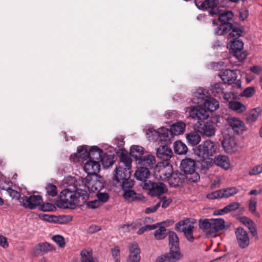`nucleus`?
I'll use <instances>...</instances> for the list:
<instances>
[{
    "label": "nucleus",
    "mask_w": 262,
    "mask_h": 262,
    "mask_svg": "<svg viewBox=\"0 0 262 262\" xmlns=\"http://www.w3.org/2000/svg\"><path fill=\"white\" fill-rule=\"evenodd\" d=\"M89 198L87 191L81 188L79 181L74 185H69L60 193L62 206L67 208L73 209L76 206H83Z\"/></svg>",
    "instance_id": "f257e3e1"
},
{
    "label": "nucleus",
    "mask_w": 262,
    "mask_h": 262,
    "mask_svg": "<svg viewBox=\"0 0 262 262\" xmlns=\"http://www.w3.org/2000/svg\"><path fill=\"white\" fill-rule=\"evenodd\" d=\"M132 160L126 154H121L119 165L116 168L115 173L114 175V180L117 182L130 178Z\"/></svg>",
    "instance_id": "f03ea898"
},
{
    "label": "nucleus",
    "mask_w": 262,
    "mask_h": 262,
    "mask_svg": "<svg viewBox=\"0 0 262 262\" xmlns=\"http://www.w3.org/2000/svg\"><path fill=\"white\" fill-rule=\"evenodd\" d=\"M199 227L208 234H214L225 229V220L221 218L211 219H200Z\"/></svg>",
    "instance_id": "7ed1b4c3"
},
{
    "label": "nucleus",
    "mask_w": 262,
    "mask_h": 262,
    "mask_svg": "<svg viewBox=\"0 0 262 262\" xmlns=\"http://www.w3.org/2000/svg\"><path fill=\"white\" fill-rule=\"evenodd\" d=\"M234 17L231 11H226L219 14L218 20L221 23L215 30L214 33L218 35H223L227 33L232 28V24L229 21Z\"/></svg>",
    "instance_id": "20e7f679"
},
{
    "label": "nucleus",
    "mask_w": 262,
    "mask_h": 262,
    "mask_svg": "<svg viewBox=\"0 0 262 262\" xmlns=\"http://www.w3.org/2000/svg\"><path fill=\"white\" fill-rule=\"evenodd\" d=\"M195 224V219L187 218L177 223L175 225V229L183 232L188 241L193 242L194 241L193 232Z\"/></svg>",
    "instance_id": "39448f33"
},
{
    "label": "nucleus",
    "mask_w": 262,
    "mask_h": 262,
    "mask_svg": "<svg viewBox=\"0 0 262 262\" xmlns=\"http://www.w3.org/2000/svg\"><path fill=\"white\" fill-rule=\"evenodd\" d=\"M80 187L84 190L85 188L93 192H99L103 187L104 183L101 177L95 176H87L84 179H79Z\"/></svg>",
    "instance_id": "423d86ee"
},
{
    "label": "nucleus",
    "mask_w": 262,
    "mask_h": 262,
    "mask_svg": "<svg viewBox=\"0 0 262 262\" xmlns=\"http://www.w3.org/2000/svg\"><path fill=\"white\" fill-rule=\"evenodd\" d=\"M180 168L181 170L186 174V178L188 180L195 182L200 180V175L195 171L196 164L193 160L189 158L183 160Z\"/></svg>",
    "instance_id": "0eeeda50"
},
{
    "label": "nucleus",
    "mask_w": 262,
    "mask_h": 262,
    "mask_svg": "<svg viewBox=\"0 0 262 262\" xmlns=\"http://www.w3.org/2000/svg\"><path fill=\"white\" fill-rule=\"evenodd\" d=\"M227 48L238 61H243L247 58V53L243 50L244 42L241 39H230L227 45Z\"/></svg>",
    "instance_id": "6e6552de"
},
{
    "label": "nucleus",
    "mask_w": 262,
    "mask_h": 262,
    "mask_svg": "<svg viewBox=\"0 0 262 262\" xmlns=\"http://www.w3.org/2000/svg\"><path fill=\"white\" fill-rule=\"evenodd\" d=\"M216 146L214 142L207 140L203 142L198 147L196 150L198 157L206 159L212 156L215 152Z\"/></svg>",
    "instance_id": "1a4fd4ad"
},
{
    "label": "nucleus",
    "mask_w": 262,
    "mask_h": 262,
    "mask_svg": "<svg viewBox=\"0 0 262 262\" xmlns=\"http://www.w3.org/2000/svg\"><path fill=\"white\" fill-rule=\"evenodd\" d=\"M239 190L235 187H230L214 191L207 194L208 199H218L229 198L237 194Z\"/></svg>",
    "instance_id": "9d476101"
},
{
    "label": "nucleus",
    "mask_w": 262,
    "mask_h": 262,
    "mask_svg": "<svg viewBox=\"0 0 262 262\" xmlns=\"http://www.w3.org/2000/svg\"><path fill=\"white\" fill-rule=\"evenodd\" d=\"M144 188L148 190V194L152 196H160L165 193L167 189L166 185L162 182H151L150 181L145 183Z\"/></svg>",
    "instance_id": "9b49d317"
},
{
    "label": "nucleus",
    "mask_w": 262,
    "mask_h": 262,
    "mask_svg": "<svg viewBox=\"0 0 262 262\" xmlns=\"http://www.w3.org/2000/svg\"><path fill=\"white\" fill-rule=\"evenodd\" d=\"M169 133L168 129L165 127H160L158 130L150 128L147 132L149 138L161 142H166L169 140Z\"/></svg>",
    "instance_id": "f8f14e48"
},
{
    "label": "nucleus",
    "mask_w": 262,
    "mask_h": 262,
    "mask_svg": "<svg viewBox=\"0 0 262 262\" xmlns=\"http://www.w3.org/2000/svg\"><path fill=\"white\" fill-rule=\"evenodd\" d=\"M194 128L203 136L211 137L215 135V127L214 125L209 122H201L198 121L194 124Z\"/></svg>",
    "instance_id": "ddd939ff"
},
{
    "label": "nucleus",
    "mask_w": 262,
    "mask_h": 262,
    "mask_svg": "<svg viewBox=\"0 0 262 262\" xmlns=\"http://www.w3.org/2000/svg\"><path fill=\"white\" fill-rule=\"evenodd\" d=\"M195 4L199 9L205 10L210 8L211 10L209 12L210 15L217 14L219 12L217 8L219 0H205L203 2H200L199 0H195Z\"/></svg>",
    "instance_id": "4468645a"
},
{
    "label": "nucleus",
    "mask_w": 262,
    "mask_h": 262,
    "mask_svg": "<svg viewBox=\"0 0 262 262\" xmlns=\"http://www.w3.org/2000/svg\"><path fill=\"white\" fill-rule=\"evenodd\" d=\"M22 205L25 208L33 209L42 203V197L39 195H32L29 196H24L20 201Z\"/></svg>",
    "instance_id": "2eb2a0df"
},
{
    "label": "nucleus",
    "mask_w": 262,
    "mask_h": 262,
    "mask_svg": "<svg viewBox=\"0 0 262 262\" xmlns=\"http://www.w3.org/2000/svg\"><path fill=\"white\" fill-rule=\"evenodd\" d=\"M154 172L157 179L162 180H168L172 175V168L169 164L164 165L160 163L156 165Z\"/></svg>",
    "instance_id": "dca6fc26"
},
{
    "label": "nucleus",
    "mask_w": 262,
    "mask_h": 262,
    "mask_svg": "<svg viewBox=\"0 0 262 262\" xmlns=\"http://www.w3.org/2000/svg\"><path fill=\"white\" fill-rule=\"evenodd\" d=\"M90 158V149L88 150L85 146H81L78 147L77 153L72 155L70 159L74 163H84V161H88Z\"/></svg>",
    "instance_id": "f3484780"
},
{
    "label": "nucleus",
    "mask_w": 262,
    "mask_h": 262,
    "mask_svg": "<svg viewBox=\"0 0 262 262\" xmlns=\"http://www.w3.org/2000/svg\"><path fill=\"white\" fill-rule=\"evenodd\" d=\"M189 107L186 108V111H188V109ZM189 116L194 120H197L198 121H201L203 122V121L207 119L209 117V115L205 108L200 106H192L190 107L189 111Z\"/></svg>",
    "instance_id": "a211bd4d"
},
{
    "label": "nucleus",
    "mask_w": 262,
    "mask_h": 262,
    "mask_svg": "<svg viewBox=\"0 0 262 262\" xmlns=\"http://www.w3.org/2000/svg\"><path fill=\"white\" fill-rule=\"evenodd\" d=\"M236 240L242 249L247 248L250 245V238L247 232L242 227H238L235 231Z\"/></svg>",
    "instance_id": "6ab92c4d"
},
{
    "label": "nucleus",
    "mask_w": 262,
    "mask_h": 262,
    "mask_svg": "<svg viewBox=\"0 0 262 262\" xmlns=\"http://www.w3.org/2000/svg\"><path fill=\"white\" fill-rule=\"evenodd\" d=\"M227 122L233 131L238 134H243L246 130L244 123L238 118L229 117L227 118Z\"/></svg>",
    "instance_id": "aec40b11"
},
{
    "label": "nucleus",
    "mask_w": 262,
    "mask_h": 262,
    "mask_svg": "<svg viewBox=\"0 0 262 262\" xmlns=\"http://www.w3.org/2000/svg\"><path fill=\"white\" fill-rule=\"evenodd\" d=\"M54 250L55 247L53 245L47 242H43L36 245L32 249V252L35 256H38Z\"/></svg>",
    "instance_id": "412c9836"
},
{
    "label": "nucleus",
    "mask_w": 262,
    "mask_h": 262,
    "mask_svg": "<svg viewBox=\"0 0 262 262\" xmlns=\"http://www.w3.org/2000/svg\"><path fill=\"white\" fill-rule=\"evenodd\" d=\"M84 164V170L88 173V176H95L100 171V165L98 161L90 159Z\"/></svg>",
    "instance_id": "4be33fe9"
},
{
    "label": "nucleus",
    "mask_w": 262,
    "mask_h": 262,
    "mask_svg": "<svg viewBox=\"0 0 262 262\" xmlns=\"http://www.w3.org/2000/svg\"><path fill=\"white\" fill-rule=\"evenodd\" d=\"M222 144L224 150L227 153L231 154L237 150V143L235 139L233 137H228L225 138Z\"/></svg>",
    "instance_id": "5701e85b"
},
{
    "label": "nucleus",
    "mask_w": 262,
    "mask_h": 262,
    "mask_svg": "<svg viewBox=\"0 0 262 262\" xmlns=\"http://www.w3.org/2000/svg\"><path fill=\"white\" fill-rule=\"evenodd\" d=\"M208 91L203 88H199L194 92L191 101L195 104H200L205 101L208 98Z\"/></svg>",
    "instance_id": "b1692460"
},
{
    "label": "nucleus",
    "mask_w": 262,
    "mask_h": 262,
    "mask_svg": "<svg viewBox=\"0 0 262 262\" xmlns=\"http://www.w3.org/2000/svg\"><path fill=\"white\" fill-rule=\"evenodd\" d=\"M129 255L127 258V262H140V250L137 244L133 243L129 246Z\"/></svg>",
    "instance_id": "393cba45"
},
{
    "label": "nucleus",
    "mask_w": 262,
    "mask_h": 262,
    "mask_svg": "<svg viewBox=\"0 0 262 262\" xmlns=\"http://www.w3.org/2000/svg\"><path fill=\"white\" fill-rule=\"evenodd\" d=\"M219 76L224 83L229 84L233 83L237 77V73L231 70H226L221 72Z\"/></svg>",
    "instance_id": "a878e982"
},
{
    "label": "nucleus",
    "mask_w": 262,
    "mask_h": 262,
    "mask_svg": "<svg viewBox=\"0 0 262 262\" xmlns=\"http://www.w3.org/2000/svg\"><path fill=\"white\" fill-rule=\"evenodd\" d=\"M239 221L245 226L248 227L250 230L252 236L255 237L256 239H258V236L256 227V225L254 222L250 218L246 216H242L240 218Z\"/></svg>",
    "instance_id": "bb28decb"
},
{
    "label": "nucleus",
    "mask_w": 262,
    "mask_h": 262,
    "mask_svg": "<svg viewBox=\"0 0 262 262\" xmlns=\"http://www.w3.org/2000/svg\"><path fill=\"white\" fill-rule=\"evenodd\" d=\"M172 155V150L165 145L160 146L157 151L158 157L165 161H168L171 158Z\"/></svg>",
    "instance_id": "cd10ccee"
},
{
    "label": "nucleus",
    "mask_w": 262,
    "mask_h": 262,
    "mask_svg": "<svg viewBox=\"0 0 262 262\" xmlns=\"http://www.w3.org/2000/svg\"><path fill=\"white\" fill-rule=\"evenodd\" d=\"M103 150L97 146H93L90 148V159L102 162L104 164V158L103 157Z\"/></svg>",
    "instance_id": "c85d7f7f"
},
{
    "label": "nucleus",
    "mask_w": 262,
    "mask_h": 262,
    "mask_svg": "<svg viewBox=\"0 0 262 262\" xmlns=\"http://www.w3.org/2000/svg\"><path fill=\"white\" fill-rule=\"evenodd\" d=\"M214 163L225 169H229L231 167L230 159L226 156L219 155L214 158Z\"/></svg>",
    "instance_id": "c756f323"
},
{
    "label": "nucleus",
    "mask_w": 262,
    "mask_h": 262,
    "mask_svg": "<svg viewBox=\"0 0 262 262\" xmlns=\"http://www.w3.org/2000/svg\"><path fill=\"white\" fill-rule=\"evenodd\" d=\"M262 113V109L257 107L250 110L246 115V119L249 123L255 122Z\"/></svg>",
    "instance_id": "7c9ffc66"
},
{
    "label": "nucleus",
    "mask_w": 262,
    "mask_h": 262,
    "mask_svg": "<svg viewBox=\"0 0 262 262\" xmlns=\"http://www.w3.org/2000/svg\"><path fill=\"white\" fill-rule=\"evenodd\" d=\"M150 175L148 168L140 167L137 169L135 173L136 178L141 181H145Z\"/></svg>",
    "instance_id": "2f4dec72"
},
{
    "label": "nucleus",
    "mask_w": 262,
    "mask_h": 262,
    "mask_svg": "<svg viewBox=\"0 0 262 262\" xmlns=\"http://www.w3.org/2000/svg\"><path fill=\"white\" fill-rule=\"evenodd\" d=\"M204 107L205 110L210 112H213L219 108L220 104L215 99L211 97L206 99L204 102Z\"/></svg>",
    "instance_id": "473e14b6"
},
{
    "label": "nucleus",
    "mask_w": 262,
    "mask_h": 262,
    "mask_svg": "<svg viewBox=\"0 0 262 262\" xmlns=\"http://www.w3.org/2000/svg\"><path fill=\"white\" fill-rule=\"evenodd\" d=\"M185 137L187 143L191 146L196 145L201 140L200 135L195 131L186 134Z\"/></svg>",
    "instance_id": "72a5a7b5"
},
{
    "label": "nucleus",
    "mask_w": 262,
    "mask_h": 262,
    "mask_svg": "<svg viewBox=\"0 0 262 262\" xmlns=\"http://www.w3.org/2000/svg\"><path fill=\"white\" fill-rule=\"evenodd\" d=\"M139 163L144 166L152 167L156 164L155 157L151 155H146L140 159Z\"/></svg>",
    "instance_id": "f704fd0d"
},
{
    "label": "nucleus",
    "mask_w": 262,
    "mask_h": 262,
    "mask_svg": "<svg viewBox=\"0 0 262 262\" xmlns=\"http://www.w3.org/2000/svg\"><path fill=\"white\" fill-rule=\"evenodd\" d=\"M144 152V149L142 146L139 145H133L130 147V155L136 160L139 161L143 157Z\"/></svg>",
    "instance_id": "c9c22d12"
},
{
    "label": "nucleus",
    "mask_w": 262,
    "mask_h": 262,
    "mask_svg": "<svg viewBox=\"0 0 262 262\" xmlns=\"http://www.w3.org/2000/svg\"><path fill=\"white\" fill-rule=\"evenodd\" d=\"M228 107L230 110L237 113H243L247 110V107L245 105L235 100L231 102L230 104L228 105Z\"/></svg>",
    "instance_id": "e433bc0d"
},
{
    "label": "nucleus",
    "mask_w": 262,
    "mask_h": 262,
    "mask_svg": "<svg viewBox=\"0 0 262 262\" xmlns=\"http://www.w3.org/2000/svg\"><path fill=\"white\" fill-rule=\"evenodd\" d=\"M174 152L178 155H185L188 150L186 145L181 141H177L173 143Z\"/></svg>",
    "instance_id": "4c0bfd02"
},
{
    "label": "nucleus",
    "mask_w": 262,
    "mask_h": 262,
    "mask_svg": "<svg viewBox=\"0 0 262 262\" xmlns=\"http://www.w3.org/2000/svg\"><path fill=\"white\" fill-rule=\"evenodd\" d=\"M169 245L170 248L174 249L179 248V240L177 234L173 231L168 233Z\"/></svg>",
    "instance_id": "58836bf2"
},
{
    "label": "nucleus",
    "mask_w": 262,
    "mask_h": 262,
    "mask_svg": "<svg viewBox=\"0 0 262 262\" xmlns=\"http://www.w3.org/2000/svg\"><path fill=\"white\" fill-rule=\"evenodd\" d=\"M186 127L185 124L181 121L177 122L172 125L171 130L174 135H179L183 134Z\"/></svg>",
    "instance_id": "ea45409f"
},
{
    "label": "nucleus",
    "mask_w": 262,
    "mask_h": 262,
    "mask_svg": "<svg viewBox=\"0 0 262 262\" xmlns=\"http://www.w3.org/2000/svg\"><path fill=\"white\" fill-rule=\"evenodd\" d=\"M80 255L81 262H98L97 260L93 259L91 251L82 250L80 252Z\"/></svg>",
    "instance_id": "a19ab883"
},
{
    "label": "nucleus",
    "mask_w": 262,
    "mask_h": 262,
    "mask_svg": "<svg viewBox=\"0 0 262 262\" xmlns=\"http://www.w3.org/2000/svg\"><path fill=\"white\" fill-rule=\"evenodd\" d=\"M141 225V220H138L131 224L122 225L120 226V230L122 232H128L131 229H134L138 228Z\"/></svg>",
    "instance_id": "79ce46f5"
},
{
    "label": "nucleus",
    "mask_w": 262,
    "mask_h": 262,
    "mask_svg": "<svg viewBox=\"0 0 262 262\" xmlns=\"http://www.w3.org/2000/svg\"><path fill=\"white\" fill-rule=\"evenodd\" d=\"M257 200L255 197H251L249 201L248 208L250 212L256 216H259V214L257 211Z\"/></svg>",
    "instance_id": "37998d69"
},
{
    "label": "nucleus",
    "mask_w": 262,
    "mask_h": 262,
    "mask_svg": "<svg viewBox=\"0 0 262 262\" xmlns=\"http://www.w3.org/2000/svg\"><path fill=\"white\" fill-rule=\"evenodd\" d=\"M210 90L211 93L214 96H217L222 94L224 91L223 84L222 83H216L210 86Z\"/></svg>",
    "instance_id": "c03bdc74"
},
{
    "label": "nucleus",
    "mask_w": 262,
    "mask_h": 262,
    "mask_svg": "<svg viewBox=\"0 0 262 262\" xmlns=\"http://www.w3.org/2000/svg\"><path fill=\"white\" fill-rule=\"evenodd\" d=\"M231 32L229 34L230 39H238L242 36L243 30L237 27H233L232 25Z\"/></svg>",
    "instance_id": "a18cd8bd"
},
{
    "label": "nucleus",
    "mask_w": 262,
    "mask_h": 262,
    "mask_svg": "<svg viewBox=\"0 0 262 262\" xmlns=\"http://www.w3.org/2000/svg\"><path fill=\"white\" fill-rule=\"evenodd\" d=\"M124 191L123 197L125 200L135 201L140 200V198L137 196L136 193L130 189L123 190Z\"/></svg>",
    "instance_id": "49530a36"
},
{
    "label": "nucleus",
    "mask_w": 262,
    "mask_h": 262,
    "mask_svg": "<svg viewBox=\"0 0 262 262\" xmlns=\"http://www.w3.org/2000/svg\"><path fill=\"white\" fill-rule=\"evenodd\" d=\"M168 182L171 187H176L181 185L182 181L177 174H173L168 179Z\"/></svg>",
    "instance_id": "de8ad7c7"
},
{
    "label": "nucleus",
    "mask_w": 262,
    "mask_h": 262,
    "mask_svg": "<svg viewBox=\"0 0 262 262\" xmlns=\"http://www.w3.org/2000/svg\"><path fill=\"white\" fill-rule=\"evenodd\" d=\"M171 262H175L180 258V248L174 249L170 248L169 252L168 253Z\"/></svg>",
    "instance_id": "09e8293b"
},
{
    "label": "nucleus",
    "mask_w": 262,
    "mask_h": 262,
    "mask_svg": "<svg viewBox=\"0 0 262 262\" xmlns=\"http://www.w3.org/2000/svg\"><path fill=\"white\" fill-rule=\"evenodd\" d=\"M154 235L157 239H164L166 236V229L164 226H160L158 229L155 231Z\"/></svg>",
    "instance_id": "8fccbe9b"
},
{
    "label": "nucleus",
    "mask_w": 262,
    "mask_h": 262,
    "mask_svg": "<svg viewBox=\"0 0 262 262\" xmlns=\"http://www.w3.org/2000/svg\"><path fill=\"white\" fill-rule=\"evenodd\" d=\"M262 173V163L257 164L251 168L249 172V176H256Z\"/></svg>",
    "instance_id": "3c124183"
},
{
    "label": "nucleus",
    "mask_w": 262,
    "mask_h": 262,
    "mask_svg": "<svg viewBox=\"0 0 262 262\" xmlns=\"http://www.w3.org/2000/svg\"><path fill=\"white\" fill-rule=\"evenodd\" d=\"M120 183H122L121 186L123 190L130 189L133 187L134 185V181L130 179V178L124 179L121 181Z\"/></svg>",
    "instance_id": "603ef678"
},
{
    "label": "nucleus",
    "mask_w": 262,
    "mask_h": 262,
    "mask_svg": "<svg viewBox=\"0 0 262 262\" xmlns=\"http://www.w3.org/2000/svg\"><path fill=\"white\" fill-rule=\"evenodd\" d=\"M47 194L51 196H55L57 194V188L53 184H48L46 187Z\"/></svg>",
    "instance_id": "864d4df0"
},
{
    "label": "nucleus",
    "mask_w": 262,
    "mask_h": 262,
    "mask_svg": "<svg viewBox=\"0 0 262 262\" xmlns=\"http://www.w3.org/2000/svg\"><path fill=\"white\" fill-rule=\"evenodd\" d=\"M239 18L240 20L244 21L249 16V10L246 7H243L239 9Z\"/></svg>",
    "instance_id": "5fc2aeb1"
},
{
    "label": "nucleus",
    "mask_w": 262,
    "mask_h": 262,
    "mask_svg": "<svg viewBox=\"0 0 262 262\" xmlns=\"http://www.w3.org/2000/svg\"><path fill=\"white\" fill-rule=\"evenodd\" d=\"M52 239L60 247L63 248L65 246V241L63 236L60 235H56L52 237Z\"/></svg>",
    "instance_id": "6e6d98bb"
},
{
    "label": "nucleus",
    "mask_w": 262,
    "mask_h": 262,
    "mask_svg": "<svg viewBox=\"0 0 262 262\" xmlns=\"http://www.w3.org/2000/svg\"><path fill=\"white\" fill-rule=\"evenodd\" d=\"M240 203L238 202H233L225 206L227 213L230 212L237 210L240 207Z\"/></svg>",
    "instance_id": "4d7b16f0"
},
{
    "label": "nucleus",
    "mask_w": 262,
    "mask_h": 262,
    "mask_svg": "<svg viewBox=\"0 0 262 262\" xmlns=\"http://www.w3.org/2000/svg\"><path fill=\"white\" fill-rule=\"evenodd\" d=\"M3 189H6L8 194L12 198V199H19L20 197V194L16 190L13 189L11 188L8 187L7 188Z\"/></svg>",
    "instance_id": "13d9d810"
},
{
    "label": "nucleus",
    "mask_w": 262,
    "mask_h": 262,
    "mask_svg": "<svg viewBox=\"0 0 262 262\" xmlns=\"http://www.w3.org/2000/svg\"><path fill=\"white\" fill-rule=\"evenodd\" d=\"M224 99L230 104V103L233 102L236 99V95L231 92L224 93L223 95Z\"/></svg>",
    "instance_id": "bf43d9fd"
},
{
    "label": "nucleus",
    "mask_w": 262,
    "mask_h": 262,
    "mask_svg": "<svg viewBox=\"0 0 262 262\" xmlns=\"http://www.w3.org/2000/svg\"><path fill=\"white\" fill-rule=\"evenodd\" d=\"M255 93V89L253 87L247 88L244 91L241 93V96L246 97H251Z\"/></svg>",
    "instance_id": "052dcab7"
},
{
    "label": "nucleus",
    "mask_w": 262,
    "mask_h": 262,
    "mask_svg": "<svg viewBox=\"0 0 262 262\" xmlns=\"http://www.w3.org/2000/svg\"><path fill=\"white\" fill-rule=\"evenodd\" d=\"M157 227V226L156 224L152 225H145L139 229L137 231V233L140 235L143 233L145 231L156 229Z\"/></svg>",
    "instance_id": "680f3d73"
},
{
    "label": "nucleus",
    "mask_w": 262,
    "mask_h": 262,
    "mask_svg": "<svg viewBox=\"0 0 262 262\" xmlns=\"http://www.w3.org/2000/svg\"><path fill=\"white\" fill-rule=\"evenodd\" d=\"M97 196L101 204L107 202L108 199V195L107 193L97 192Z\"/></svg>",
    "instance_id": "e2e57ef3"
},
{
    "label": "nucleus",
    "mask_w": 262,
    "mask_h": 262,
    "mask_svg": "<svg viewBox=\"0 0 262 262\" xmlns=\"http://www.w3.org/2000/svg\"><path fill=\"white\" fill-rule=\"evenodd\" d=\"M54 208V206L50 203L43 204L40 206V209L44 212L52 211Z\"/></svg>",
    "instance_id": "0e129e2a"
},
{
    "label": "nucleus",
    "mask_w": 262,
    "mask_h": 262,
    "mask_svg": "<svg viewBox=\"0 0 262 262\" xmlns=\"http://www.w3.org/2000/svg\"><path fill=\"white\" fill-rule=\"evenodd\" d=\"M112 253L116 262H120V249L118 246L112 249Z\"/></svg>",
    "instance_id": "69168bd1"
},
{
    "label": "nucleus",
    "mask_w": 262,
    "mask_h": 262,
    "mask_svg": "<svg viewBox=\"0 0 262 262\" xmlns=\"http://www.w3.org/2000/svg\"><path fill=\"white\" fill-rule=\"evenodd\" d=\"M156 262H171L168 253L161 255L156 259Z\"/></svg>",
    "instance_id": "338daca9"
},
{
    "label": "nucleus",
    "mask_w": 262,
    "mask_h": 262,
    "mask_svg": "<svg viewBox=\"0 0 262 262\" xmlns=\"http://www.w3.org/2000/svg\"><path fill=\"white\" fill-rule=\"evenodd\" d=\"M87 206L90 208H97L99 207L101 204L98 200H95L92 201L88 202L86 204Z\"/></svg>",
    "instance_id": "774afa93"
}]
</instances>
